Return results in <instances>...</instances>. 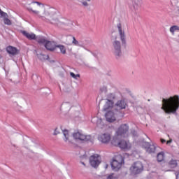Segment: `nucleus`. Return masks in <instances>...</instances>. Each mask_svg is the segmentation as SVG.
Wrapping results in <instances>:
<instances>
[{
  "mask_svg": "<svg viewBox=\"0 0 179 179\" xmlns=\"http://www.w3.org/2000/svg\"><path fill=\"white\" fill-rule=\"evenodd\" d=\"M179 108V96L174 95L169 98L162 99V106L161 110L164 111L165 114H174L177 115V110Z\"/></svg>",
  "mask_w": 179,
  "mask_h": 179,
  "instance_id": "nucleus-1",
  "label": "nucleus"
},
{
  "mask_svg": "<svg viewBox=\"0 0 179 179\" xmlns=\"http://www.w3.org/2000/svg\"><path fill=\"white\" fill-rule=\"evenodd\" d=\"M112 47L113 50V54L116 59H120L122 57V45L121 42L117 39V37L115 39H110Z\"/></svg>",
  "mask_w": 179,
  "mask_h": 179,
  "instance_id": "nucleus-2",
  "label": "nucleus"
},
{
  "mask_svg": "<svg viewBox=\"0 0 179 179\" xmlns=\"http://www.w3.org/2000/svg\"><path fill=\"white\" fill-rule=\"evenodd\" d=\"M114 99H115V94L113 93L108 94L107 102L103 106V111H107L108 110H110V108H113V107H114Z\"/></svg>",
  "mask_w": 179,
  "mask_h": 179,
  "instance_id": "nucleus-3",
  "label": "nucleus"
},
{
  "mask_svg": "<svg viewBox=\"0 0 179 179\" xmlns=\"http://www.w3.org/2000/svg\"><path fill=\"white\" fill-rule=\"evenodd\" d=\"M112 170L114 171H118L122 166V157H117L115 159H113V162L110 163Z\"/></svg>",
  "mask_w": 179,
  "mask_h": 179,
  "instance_id": "nucleus-4",
  "label": "nucleus"
},
{
  "mask_svg": "<svg viewBox=\"0 0 179 179\" xmlns=\"http://www.w3.org/2000/svg\"><path fill=\"white\" fill-rule=\"evenodd\" d=\"M130 170L132 174H139L143 171V164L141 162H136L130 167Z\"/></svg>",
  "mask_w": 179,
  "mask_h": 179,
  "instance_id": "nucleus-5",
  "label": "nucleus"
},
{
  "mask_svg": "<svg viewBox=\"0 0 179 179\" xmlns=\"http://www.w3.org/2000/svg\"><path fill=\"white\" fill-rule=\"evenodd\" d=\"M117 27L118 29L119 36L120 37L122 44L124 48H127V36H125V32L122 30L121 23H118L117 24Z\"/></svg>",
  "mask_w": 179,
  "mask_h": 179,
  "instance_id": "nucleus-6",
  "label": "nucleus"
},
{
  "mask_svg": "<svg viewBox=\"0 0 179 179\" xmlns=\"http://www.w3.org/2000/svg\"><path fill=\"white\" fill-rule=\"evenodd\" d=\"M73 138H74V139H79V141H85V142H93V140H92V136H85L79 131L73 133Z\"/></svg>",
  "mask_w": 179,
  "mask_h": 179,
  "instance_id": "nucleus-7",
  "label": "nucleus"
},
{
  "mask_svg": "<svg viewBox=\"0 0 179 179\" xmlns=\"http://www.w3.org/2000/svg\"><path fill=\"white\" fill-rule=\"evenodd\" d=\"M100 163H101V161L99 159L98 154H94L90 157V164L94 169H97L100 166Z\"/></svg>",
  "mask_w": 179,
  "mask_h": 179,
  "instance_id": "nucleus-8",
  "label": "nucleus"
},
{
  "mask_svg": "<svg viewBox=\"0 0 179 179\" xmlns=\"http://www.w3.org/2000/svg\"><path fill=\"white\" fill-rule=\"evenodd\" d=\"M6 50L10 55V58H12L13 57H16V55H19V54H20V50L12 45L7 46Z\"/></svg>",
  "mask_w": 179,
  "mask_h": 179,
  "instance_id": "nucleus-9",
  "label": "nucleus"
},
{
  "mask_svg": "<svg viewBox=\"0 0 179 179\" xmlns=\"http://www.w3.org/2000/svg\"><path fill=\"white\" fill-rule=\"evenodd\" d=\"M128 131H129V127L127 124H124L117 129V134L118 136H125Z\"/></svg>",
  "mask_w": 179,
  "mask_h": 179,
  "instance_id": "nucleus-10",
  "label": "nucleus"
},
{
  "mask_svg": "<svg viewBox=\"0 0 179 179\" xmlns=\"http://www.w3.org/2000/svg\"><path fill=\"white\" fill-rule=\"evenodd\" d=\"M142 146L145 149L147 153H155L156 152V146L151 145L149 142H143Z\"/></svg>",
  "mask_w": 179,
  "mask_h": 179,
  "instance_id": "nucleus-11",
  "label": "nucleus"
},
{
  "mask_svg": "<svg viewBox=\"0 0 179 179\" xmlns=\"http://www.w3.org/2000/svg\"><path fill=\"white\" fill-rule=\"evenodd\" d=\"M98 139L102 143H108L111 141V135L108 133H105L99 136Z\"/></svg>",
  "mask_w": 179,
  "mask_h": 179,
  "instance_id": "nucleus-12",
  "label": "nucleus"
},
{
  "mask_svg": "<svg viewBox=\"0 0 179 179\" xmlns=\"http://www.w3.org/2000/svg\"><path fill=\"white\" fill-rule=\"evenodd\" d=\"M112 145L114 146H118L120 149H128V143H127L124 140H121L120 141L115 143V141H112Z\"/></svg>",
  "mask_w": 179,
  "mask_h": 179,
  "instance_id": "nucleus-13",
  "label": "nucleus"
},
{
  "mask_svg": "<svg viewBox=\"0 0 179 179\" xmlns=\"http://www.w3.org/2000/svg\"><path fill=\"white\" fill-rule=\"evenodd\" d=\"M45 48L48 51H55L57 50V45H55V43L51 42L50 41H48L45 45Z\"/></svg>",
  "mask_w": 179,
  "mask_h": 179,
  "instance_id": "nucleus-14",
  "label": "nucleus"
},
{
  "mask_svg": "<svg viewBox=\"0 0 179 179\" xmlns=\"http://www.w3.org/2000/svg\"><path fill=\"white\" fill-rule=\"evenodd\" d=\"M115 106L119 110H125L127 108V101L125 99H121L117 101Z\"/></svg>",
  "mask_w": 179,
  "mask_h": 179,
  "instance_id": "nucleus-15",
  "label": "nucleus"
},
{
  "mask_svg": "<svg viewBox=\"0 0 179 179\" xmlns=\"http://www.w3.org/2000/svg\"><path fill=\"white\" fill-rule=\"evenodd\" d=\"M115 114L113 111H108L105 115L106 120L108 122H114L115 121Z\"/></svg>",
  "mask_w": 179,
  "mask_h": 179,
  "instance_id": "nucleus-16",
  "label": "nucleus"
},
{
  "mask_svg": "<svg viewBox=\"0 0 179 179\" xmlns=\"http://www.w3.org/2000/svg\"><path fill=\"white\" fill-rule=\"evenodd\" d=\"M21 33L24 36V37L27 38L28 40H36L37 38L36 34L33 33L30 34L26 31H22Z\"/></svg>",
  "mask_w": 179,
  "mask_h": 179,
  "instance_id": "nucleus-17",
  "label": "nucleus"
},
{
  "mask_svg": "<svg viewBox=\"0 0 179 179\" xmlns=\"http://www.w3.org/2000/svg\"><path fill=\"white\" fill-rule=\"evenodd\" d=\"M50 23L55 26H58V27H64V26H66L65 23L59 22L57 18L51 20Z\"/></svg>",
  "mask_w": 179,
  "mask_h": 179,
  "instance_id": "nucleus-18",
  "label": "nucleus"
},
{
  "mask_svg": "<svg viewBox=\"0 0 179 179\" xmlns=\"http://www.w3.org/2000/svg\"><path fill=\"white\" fill-rule=\"evenodd\" d=\"M37 57L38 59H40V61H42V62L50 59V56H48V55H44L43 53L37 54Z\"/></svg>",
  "mask_w": 179,
  "mask_h": 179,
  "instance_id": "nucleus-19",
  "label": "nucleus"
},
{
  "mask_svg": "<svg viewBox=\"0 0 179 179\" xmlns=\"http://www.w3.org/2000/svg\"><path fill=\"white\" fill-rule=\"evenodd\" d=\"M36 40L39 44H45L48 41L43 36H38Z\"/></svg>",
  "mask_w": 179,
  "mask_h": 179,
  "instance_id": "nucleus-20",
  "label": "nucleus"
},
{
  "mask_svg": "<svg viewBox=\"0 0 179 179\" xmlns=\"http://www.w3.org/2000/svg\"><path fill=\"white\" fill-rule=\"evenodd\" d=\"M169 166L171 167V169H176V167L178 166V163H177V160L172 159L169 161Z\"/></svg>",
  "mask_w": 179,
  "mask_h": 179,
  "instance_id": "nucleus-21",
  "label": "nucleus"
},
{
  "mask_svg": "<svg viewBox=\"0 0 179 179\" xmlns=\"http://www.w3.org/2000/svg\"><path fill=\"white\" fill-rule=\"evenodd\" d=\"M157 162H161L164 160V152H160L157 155Z\"/></svg>",
  "mask_w": 179,
  "mask_h": 179,
  "instance_id": "nucleus-22",
  "label": "nucleus"
},
{
  "mask_svg": "<svg viewBox=\"0 0 179 179\" xmlns=\"http://www.w3.org/2000/svg\"><path fill=\"white\" fill-rule=\"evenodd\" d=\"M56 48H59L60 52H62V54H66V48H65V46L62 45H56Z\"/></svg>",
  "mask_w": 179,
  "mask_h": 179,
  "instance_id": "nucleus-23",
  "label": "nucleus"
},
{
  "mask_svg": "<svg viewBox=\"0 0 179 179\" xmlns=\"http://www.w3.org/2000/svg\"><path fill=\"white\" fill-rule=\"evenodd\" d=\"M72 38H73L72 44H73V45H77L78 47H83V45H81L80 43H79V41L76 40V38H75V36H72Z\"/></svg>",
  "mask_w": 179,
  "mask_h": 179,
  "instance_id": "nucleus-24",
  "label": "nucleus"
},
{
  "mask_svg": "<svg viewBox=\"0 0 179 179\" xmlns=\"http://www.w3.org/2000/svg\"><path fill=\"white\" fill-rule=\"evenodd\" d=\"M63 132V135L65 138L64 141L65 142H66V141H68L69 138V131H68V129H64L62 130Z\"/></svg>",
  "mask_w": 179,
  "mask_h": 179,
  "instance_id": "nucleus-25",
  "label": "nucleus"
},
{
  "mask_svg": "<svg viewBox=\"0 0 179 179\" xmlns=\"http://www.w3.org/2000/svg\"><path fill=\"white\" fill-rule=\"evenodd\" d=\"M133 8L134 10H137L138 8H139V0L133 1Z\"/></svg>",
  "mask_w": 179,
  "mask_h": 179,
  "instance_id": "nucleus-26",
  "label": "nucleus"
},
{
  "mask_svg": "<svg viewBox=\"0 0 179 179\" xmlns=\"http://www.w3.org/2000/svg\"><path fill=\"white\" fill-rule=\"evenodd\" d=\"M177 30L179 31V27L177 25H173L170 28V31L172 33V34H174V31H177Z\"/></svg>",
  "mask_w": 179,
  "mask_h": 179,
  "instance_id": "nucleus-27",
  "label": "nucleus"
},
{
  "mask_svg": "<svg viewBox=\"0 0 179 179\" xmlns=\"http://www.w3.org/2000/svg\"><path fill=\"white\" fill-rule=\"evenodd\" d=\"M70 76H71V78H73L74 79H77L78 78H80V74H75V73H73V72L70 73Z\"/></svg>",
  "mask_w": 179,
  "mask_h": 179,
  "instance_id": "nucleus-28",
  "label": "nucleus"
},
{
  "mask_svg": "<svg viewBox=\"0 0 179 179\" xmlns=\"http://www.w3.org/2000/svg\"><path fill=\"white\" fill-rule=\"evenodd\" d=\"M131 134L132 135V136H134V138H138V132L136 131H135L134 129L131 131Z\"/></svg>",
  "mask_w": 179,
  "mask_h": 179,
  "instance_id": "nucleus-29",
  "label": "nucleus"
},
{
  "mask_svg": "<svg viewBox=\"0 0 179 179\" xmlns=\"http://www.w3.org/2000/svg\"><path fill=\"white\" fill-rule=\"evenodd\" d=\"M63 106H64V107H69V108L72 107V105L69 102H64Z\"/></svg>",
  "mask_w": 179,
  "mask_h": 179,
  "instance_id": "nucleus-30",
  "label": "nucleus"
},
{
  "mask_svg": "<svg viewBox=\"0 0 179 179\" xmlns=\"http://www.w3.org/2000/svg\"><path fill=\"white\" fill-rule=\"evenodd\" d=\"M28 10L29 12H32L33 13H34L35 15H38V11L37 10H34L33 8H28Z\"/></svg>",
  "mask_w": 179,
  "mask_h": 179,
  "instance_id": "nucleus-31",
  "label": "nucleus"
},
{
  "mask_svg": "<svg viewBox=\"0 0 179 179\" xmlns=\"http://www.w3.org/2000/svg\"><path fill=\"white\" fill-rule=\"evenodd\" d=\"M106 179H114V173L108 176Z\"/></svg>",
  "mask_w": 179,
  "mask_h": 179,
  "instance_id": "nucleus-32",
  "label": "nucleus"
},
{
  "mask_svg": "<svg viewBox=\"0 0 179 179\" xmlns=\"http://www.w3.org/2000/svg\"><path fill=\"white\" fill-rule=\"evenodd\" d=\"M117 114H119V117H124V113H122V112H121L120 110L117 111Z\"/></svg>",
  "mask_w": 179,
  "mask_h": 179,
  "instance_id": "nucleus-33",
  "label": "nucleus"
},
{
  "mask_svg": "<svg viewBox=\"0 0 179 179\" xmlns=\"http://www.w3.org/2000/svg\"><path fill=\"white\" fill-rule=\"evenodd\" d=\"M58 134H59V131H58V128H56L55 129L53 135H58Z\"/></svg>",
  "mask_w": 179,
  "mask_h": 179,
  "instance_id": "nucleus-34",
  "label": "nucleus"
},
{
  "mask_svg": "<svg viewBox=\"0 0 179 179\" xmlns=\"http://www.w3.org/2000/svg\"><path fill=\"white\" fill-rule=\"evenodd\" d=\"M101 92H105L106 93V92H107V87H103L102 88H101Z\"/></svg>",
  "mask_w": 179,
  "mask_h": 179,
  "instance_id": "nucleus-35",
  "label": "nucleus"
},
{
  "mask_svg": "<svg viewBox=\"0 0 179 179\" xmlns=\"http://www.w3.org/2000/svg\"><path fill=\"white\" fill-rule=\"evenodd\" d=\"M82 3L84 6H89V3L87 1H83Z\"/></svg>",
  "mask_w": 179,
  "mask_h": 179,
  "instance_id": "nucleus-36",
  "label": "nucleus"
},
{
  "mask_svg": "<svg viewBox=\"0 0 179 179\" xmlns=\"http://www.w3.org/2000/svg\"><path fill=\"white\" fill-rule=\"evenodd\" d=\"M171 142H173V139L171 138L166 141V145H169V143H171Z\"/></svg>",
  "mask_w": 179,
  "mask_h": 179,
  "instance_id": "nucleus-37",
  "label": "nucleus"
},
{
  "mask_svg": "<svg viewBox=\"0 0 179 179\" xmlns=\"http://www.w3.org/2000/svg\"><path fill=\"white\" fill-rule=\"evenodd\" d=\"M161 143H166V140L164 138L160 139Z\"/></svg>",
  "mask_w": 179,
  "mask_h": 179,
  "instance_id": "nucleus-38",
  "label": "nucleus"
},
{
  "mask_svg": "<svg viewBox=\"0 0 179 179\" xmlns=\"http://www.w3.org/2000/svg\"><path fill=\"white\" fill-rule=\"evenodd\" d=\"M176 179H179V172L176 173Z\"/></svg>",
  "mask_w": 179,
  "mask_h": 179,
  "instance_id": "nucleus-39",
  "label": "nucleus"
},
{
  "mask_svg": "<svg viewBox=\"0 0 179 179\" xmlns=\"http://www.w3.org/2000/svg\"><path fill=\"white\" fill-rule=\"evenodd\" d=\"M33 3H37V5H41V3L38 1H33Z\"/></svg>",
  "mask_w": 179,
  "mask_h": 179,
  "instance_id": "nucleus-40",
  "label": "nucleus"
},
{
  "mask_svg": "<svg viewBox=\"0 0 179 179\" xmlns=\"http://www.w3.org/2000/svg\"><path fill=\"white\" fill-rule=\"evenodd\" d=\"M82 164H83V166H86V164H85V162H82Z\"/></svg>",
  "mask_w": 179,
  "mask_h": 179,
  "instance_id": "nucleus-41",
  "label": "nucleus"
},
{
  "mask_svg": "<svg viewBox=\"0 0 179 179\" xmlns=\"http://www.w3.org/2000/svg\"><path fill=\"white\" fill-rule=\"evenodd\" d=\"M107 167H108V164H106V165L105 169H107Z\"/></svg>",
  "mask_w": 179,
  "mask_h": 179,
  "instance_id": "nucleus-42",
  "label": "nucleus"
},
{
  "mask_svg": "<svg viewBox=\"0 0 179 179\" xmlns=\"http://www.w3.org/2000/svg\"><path fill=\"white\" fill-rule=\"evenodd\" d=\"M13 146L14 148H16V145H15V144H13Z\"/></svg>",
  "mask_w": 179,
  "mask_h": 179,
  "instance_id": "nucleus-43",
  "label": "nucleus"
},
{
  "mask_svg": "<svg viewBox=\"0 0 179 179\" xmlns=\"http://www.w3.org/2000/svg\"><path fill=\"white\" fill-rule=\"evenodd\" d=\"M87 1H88V2H90L91 0H87Z\"/></svg>",
  "mask_w": 179,
  "mask_h": 179,
  "instance_id": "nucleus-44",
  "label": "nucleus"
},
{
  "mask_svg": "<svg viewBox=\"0 0 179 179\" xmlns=\"http://www.w3.org/2000/svg\"><path fill=\"white\" fill-rule=\"evenodd\" d=\"M85 66H89L87 64H85Z\"/></svg>",
  "mask_w": 179,
  "mask_h": 179,
  "instance_id": "nucleus-45",
  "label": "nucleus"
},
{
  "mask_svg": "<svg viewBox=\"0 0 179 179\" xmlns=\"http://www.w3.org/2000/svg\"><path fill=\"white\" fill-rule=\"evenodd\" d=\"M148 101H150V99H148Z\"/></svg>",
  "mask_w": 179,
  "mask_h": 179,
  "instance_id": "nucleus-46",
  "label": "nucleus"
}]
</instances>
